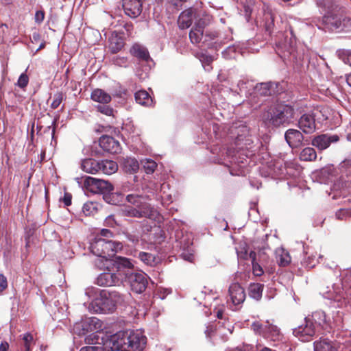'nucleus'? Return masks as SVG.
<instances>
[{"instance_id": "aec40b11", "label": "nucleus", "mask_w": 351, "mask_h": 351, "mask_svg": "<svg viewBox=\"0 0 351 351\" xmlns=\"http://www.w3.org/2000/svg\"><path fill=\"white\" fill-rule=\"evenodd\" d=\"M263 337L270 341H278L281 337L280 329L276 326L267 322L265 323V331L263 332Z\"/></svg>"}, {"instance_id": "6e6552de", "label": "nucleus", "mask_w": 351, "mask_h": 351, "mask_svg": "<svg viewBox=\"0 0 351 351\" xmlns=\"http://www.w3.org/2000/svg\"><path fill=\"white\" fill-rule=\"evenodd\" d=\"M103 329V323L97 317H86L75 324L74 332L78 335H84L87 332H99Z\"/></svg>"}, {"instance_id": "0e129e2a", "label": "nucleus", "mask_w": 351, "mask_h": 351, "mask_svg": "<svg viewBox=\"0 0 351 351\" xmlns=\"http://www.w3.org/2000/svg\"><path fill=\"white\" fill-rule=\"evenodd\" d=\"M213 332V328L208 327L206 330L205 331V333L207 337H210V333Z\"/></svg>"}, {"instance_id": "20e7f679", "label": "nucleus", "mask_w": 351, "mask_h": 351, "mask_svg": "<svg viewBox=\"0 0 351 351\" xmlns=\"http://www.w3.org/2000/svg\"><path fill=\"white\" fill-rule=\"evenodd\" d=\"M324 22L331 29L351 30V16L342 9L328 12L324 17Z\"/></svg>"}, {"instance_id": "0eeeda50", "label": "nucleus", "mask_w": 351, "mask_h": 351, "mask_svg": "<svg viewBox=\"0 0 351 351\" xmlns=\"http://www.w3.org/2000/svg\"><path fill=\"white\" fill-rule=\"evenodd\" d=\"M124 269L123 271V281H127L131 287V289L136 293L143 292L147 286V280L146 274L141 272H130V269Z\"/></svg>"}, {"instance_id": "5fc2aeb1", "label": "nucleus", "mask_w": 351, "mask_h": 351, "mask_svg": "<svg viewBox=\"0 0 351 351\" xmlns=\"http://www.w3.org/2000/svg\"><path fill=\"white\" fill-rule=\"evenodd\" d=\"M188 0H167V2L175 7H181Z\"/></svg>"}, {"instance_id": "a19ab883", "label": "nucleus", "mask_w": 351, "mask_h": 351, "mask_svg": "<svg viewBox=\"0 0 351 351\" xmlns=\"http://www.w3.org/2000/svg\"><path fill=\"white\" fill-rule=\"evenodd\" d=\"M110 300L113 302L114 306L117 304H123L125 300V295L121 294L117 291H111L108 293Z\"/></svg>"}, {"instance_id": "37998d69", "label": "nucleus", "mask_w": 351, "mask_h": 351, "mask_svg": "<svg viewBox=\"0 0 351 351\" xmlns=\"http://www.w3.org/2000/svg\"><path fill=\"white\" fill-rule=\"evenodd\" d=\"M49 99H52L50 106L52 109H56L61 104L63 99V94L60 92H58L51 97Z\"/></svg>"}, {"instance_id": "864d4df0", "label": "nucleus", "mask_w": 351, "mask_h": 351, "mask_svg": "<svg viewBox=\"0 0 351 351\" xmlns=\"http://www.w3.org/2000/svg\"><path fill=\"white\" fill-rule=\"evenodd\" d=\"M8 287L7 278L2 274H0V292L4 291Z\"/></svg>"}, {"instance_id": "052dcab7", "label": "nucleus", "mask_w": 351, "mask_h": 351, "mask_svg": "<svg viewBox=\"0 0 351 351\" xmlns=\"http://www.w3.org/2000/svg\"><path fill=\"white\" fill-rule=\"evenodd\" d=\"M123 27L128 35L132 34V32L133 30V25L132 23H127L124 25Z\"/></svg>"}, {"instance_id": "a211bd4d", "label": "nucleus", "mask_w": 351, "mask_h": 351, "mask_svg": "<svg viewBox=\"0 0 351 351\" xmlns=\"http://www.w3.org/2000/svg\"><path fill=\"white\" fill-rule=\"evenodd\" d=\"M195 17V10L189 8L183 11L179 16L178 24L180 29L189 28Z\"/></svg>"}, {"instance_id": "5701e85b", "label": "nucleus", "mask_w": 351, "mask_h": 351, "mask_svg": "<svg viewBox=\"0 0 351 351\" xmlns=\"http://www.w3.org/2000/svg\"><path fill=\"white\" fill-rule=\"evenodd\" d=\"M315 351H337V344L328 339H322L314 343Z\"/></svg>"}, {"instance_id": "bf43d9fd", "label": "nucleus", "mask_w": 351, "mask_h": 351, "mask_svg": "<svg viewBox=\"0 0 351 351\" xmlns=\"http://www.w3.org/2000/svg\"><path fill=\"white\" fill-rule=\"evenodd\" d=\"M237 255L240 258H243V259H247L248 258H250V256H249L250 254H247V252L246 250H245L244 252H243V251L237 252Z\"/></svg>"}, {"instance_id": "c9c22d12", "label": "nucleus", "mask_w": 351, "mask_h": 351, "mask_svg": "<svg viewBox=\"0 0 351 351\" xmlns=\"http://www.w3.org/2000/svg\"><path fill=\"white\" fill-rule=\"evenodd\" d=\"M126 199L137 208L143 207V205H149L145 202V198L138 195L130 194L126 197Z\"/></svg>"}, {"instance_id": "e433bc0d", "label": "nucleus", "mask_w": 351, "mask_h": 351, "mask_svg": "<svg viewBox=\"0 0 351 351\" xmlns=\"http://www.w3.org/2000/svg\"><path fill=\"white\" fill-rule=\"evenodd\" d=\"M102 339H105V336L101 337H99L98 332L95 331V332H93L87 335L84 339V341L88 345L97 344V346H102Z\"/></svg>"}, {"instance_id": "dca6fc26", "label": "nucleus", "mask_w": 351, "mask_h": 351, "mask_svg": "<svg viewBox=\"0 0 351 351\" xmlns=\"http://www.w3.org/2000/svg\"><path fill=\"white\" fill-rule=\"evenodd\" d=\"M285 138L291 148H298L303 145L304 136L298 130L289 129L285 132Z\"/></svg>"}, {"instance_id": "f03ea898", "label": "nucleus", "mask_w": 351, "mask_h": 351, "mask_svg": "<svg viewBox=\"0 0 351 351\" xmlns=\"http://www.w3.org/2000/svg\"><path fill=\"white\" fill-rule=\"evenodd\" d=\"M326 323V314L317 311L308 316L293 330V334L302 341H309L316 334L319 326Z\"/></svg>"}, {"instance_id": "c03bdc74", "label": "nucleus", "mask_w": 351, "mask_h": 351, "mask_svg": "<svg viewBox=\"0 0 351 351\" xmlns=\"http://www.w3.org/2000/svg\"><path fill=\"white\" fill-rule=\"evenodd\" d=\"M82 210L85 215H90L94 214L97 208L93 202H88L84 204Z\"/></svg>"}, {"instance_id": "680f3d73", "label": "nucleus", "mask_w": 351, "mask_h": 351, "mask_svg": "<svg viewBox=\"0 0 351 351\" xmlns=\"http://www.w3.org/2000/svg\"><path fill=\"white\" fill-rule=\"evenodd\" d=\"M9 348V343L4 341H2L0 344V351H8Z\"/></svg>"}, {"instance_id": "4c0bfd02", "label": "nucleus", "mask_w": 351, "mask_h": 351, "mask_svg": "<svg viewBox=\"0 0 351 351\" xmlns=\"http://www.w3.org/2000/svg\"><path fill=\"white\" fill-rule=\"evenodd\" d=\"M249 256L252 260L254 274L256 276H261L263 274V269L259 264L256 263V253L254 251H251Z\"/></svg>"}, {"instance_id": "a18cd8bd", "label": "nucleus", "mask_w": 351, "mask_h": 351, "mask_svg": "<svg viewBox=\"0 0 351 351\" xmlns=\"http://www.w3.org/2000/svg\"><path fill=\"white\" fill-rule=\"evenodd\" d=\"M336 217L340 220H344L351 216V210L350 209H339L336 213Z\"/></svg>"}, {"instance_id": "603ef678", "label": "nucleus", "mask_w": 351, "mask_h": 351, "mask_svg": "<svg viewBox=\"0 0 351 351\" xmlns=\"http://www.w3.org/2000/svg\"><path fill=\"white\" fill-rule=\"evenodd\" d=\"M35 21L37 23H40L43 21L45 19V12L41 10H38L35 14Z\"/></svg>"}, {"instance_id": "393cba45", "label": "nucleus", "mask_w": 351, "mask_h": 351, "mask_svg": "<svg viewBox=\"0 0 351 351\" xmlns=\"http://www.w3.org/2000/svg\"><path fill=\"white\" fill-rule=\"evenodd\" d=\"M130 53L138 59L147 61L149 58V52L145 47L134 44L130 50Z\"/></svg>"}, {"instance_id": "f8f14e48", "label": "nucleus", "mask_w": 351, "mask_h": 351, "mask_svg": "<svg viewBox=\"0 0 351 351\" xmlns=\"http://www.w3.org/2000/svg\"><path fill=\"white\" fill-rule=\"evenodd\" d=\"M228 294L234 305L242 304L246 297L244 289L237 282L232 283L230 285Z\"/></svg>"}, {"instance_id": "1a4fd4ad", "label": "nucleus", "mask_w": 351, "mask_h": 351, "mask_svg": "<svg viewBox=\"0 0 351 351\" xmlns=\"http://www.w3.org/2000/svg\"><path fill=\"white\" fill-rule=\"evenodd\" d=\"M84 186L87 191L93 193H110L114 189L112 184L109 182L92 177L86 178Z\"/></svg>"}, {"instance_id": "6e6d98bb", "label": "nucleus", "mask_w": 351, "mask_h": 351, "mask_svg": "<svg viewBox=\"0 0 351 351\" xmlns=\"http://www.w3.org/2000/svg\"><path fill=\"white\" fill-rule=\"evenodd\" d=\"M71 198L72 196L70 193H66L63 197V202L65 206H68L71 204Z\"/></svg>"}, {"instance_id": "b1692460", "label": "nucleus", "mask_w": 351, "mask_h": 351, "mask_svg": "<svg viewBox=\"0 0 351 351\" xmlns=\"http://www.w3.org/2000/svg\"><path fill=\"white\" fill-rule=\"evenodd\" d=\"M81 168L86 173L94 174L100 171L99 162L93 158H87L82 160Z\"/></svg>"}, {"instance_id": "a878e982", "label": "nucleus", "mask_w": 351, "mask_h": 351, "mask_svg": "<svg viewBox=\"0 0 351 351\" xmlns=\"http://www.w3.org/2000/svg\"><path fill=\"white\" fill-rule=\"evenodd\" d=\"M90 97L93 101L101 104H108L111 101V96L102 89L94 90Z\"/></svg>"}, {"instance_id": "f257e3e1", "label": "nucleus", "mask_w": 351, "mask_h": 351, "mask_svg": "<svg viewBox=\"0 0 351 351\" xmlns=\"http://www.w3.org/2000/svg\"><path fill=\"white\" fill-rule=\"evenodd\" d=\"M105 351H142L147 338L139 331H119L102 339Z\"/></svg>"}, {"instance_id": "9b49d317", "label": "nucleus", "mask_w": 351, "mask_h": 351, "mask_svg": "<svg viewBox=\"0 0 351 351\" xmlns=\"http://www.w3.org/2000/svg\"><path fill=\"white\" fill-rule=\"evenodd\" d=\"M123 213L126 216L132 217H146L152 219L157 215L156 210H155L150 205H143V207L140 208H132L126 207L123 210Z\"/></svg>"}, {"instance_id": "09e8293b", "label": "nucleus", "mask_w": 351, "mask_h": 351, "mask_svg": "<svg viewBox=\"0 0 351 351\" xmlns=\"http://www.w3.org/2000/svg\"><path fill=\"white\" fill-rule=\"evenodd\" d=\"M97 109L101 113L107 115L112 116L113 115V109L109 107L108 106H101L99 105L97 106Z\"/></svg>"}, {"instance_id": "49530a36", "label": "nucleus", "mask_w": 351, "mask_h": 351, "mask_svg": "<svg viewBox=\"0 0 351 351\" xmlns=\"http://www.w3.org/2000/svg\"><path fill=\"white\" fill-rule=\"evenodd\" d=\"M29 83V77L25 73H23L19 77L17 81V86L20 88H25L27 86Z\"/></svg>"}, {"instance_id": "423d86ee", "label": "nucleus", "mask_w": 351, "mask_h": 351, "mask_svg": "<svg viewBox=\"0 0 351 351\" xmlns=\"http://www.w3.org/2000/svg\"><path fill=\"white\" fill-rule=\"evenodd\" d=\"M95 265L99 269L118 271L121 274L122 270L128 269L133 266L130 260L128 258L117 256L114 259H111L109 256H97L95 260Z\"/></svg>"}, {"instance_id": "2eb2a0df", "label": "nucleus", "mask_w": 351, "mask_h": 351, "mask_svg": "<svg viewBox=\"0 0 351 351\" xmlns=\"http://www.w3.org/2000/svg\"><path fill=\"white\" fill-rule=\"evenodd\" d=\"M125 13L131 18H136L142 12L141 0H123Z\"/></svg>"}, {"instance_id": "bb28decb", "label": "nucleus", "mask_w": 351, "mask_h": 351, "mask_svg": "<svg viewBox=\"0 0 351 351\" xmlns=\"http://www.w3.org/2000/svg\"><path fill=\"white\" fill-rule=\"evenodd\" d=\"M99 167L100 171H101L105 174L110 175L115 173L118 169V165L117 162L106 160L99 162Z\"/></svg>"}, {"instance_id": "69168bd1", "label": "nucleus", "mask_w": 351, "mask_h": 351, "mask_svg": "<svg viewBox=\"0 0 351 351\" xmlns=\"http://www.w3.org/2000/svg\"><path fill=\"white\" fill-rule=\"evenodd\" d=\"M346 82L348 84L351 86V73L349 74L346 77Z\"/></svg>"}, {"instance_id": "c85d7f7f", "label": "nucleus", "mask_w": 351, "mask_h": 351, "mask_svg": "<svg viewBox=\"0 0 351 351\" xmlns=\"http://www.w3.org/2000/svg\"><path fill=\"white\" fill-rule=\"evenodd\" d=\"M134 97L136 101L142 106H149L152 104V99L145 90L137 91Z\"/></svg>"}, {"instance_id": "4be33fe9", "label": "nucleus", "mask_w": 351, "mask_h": 351, "mask_svg": "<svg viewBox=\"0 0 351 351\" xmlns=\"http://www.w3.org/2000/svg\"><path fill=\"white\" fill-rule=\"evenodd\" d=\"M124 45L123 38L116 32H113L109 38V49L112 53L119 51Z\"/></svg>"}, {"instance_id": "f3484780", "label": "nucleus", "mask_w": 351, "mask_h": 351, "mask_svg": "<svg viewBox=\"0 0 351 351\" xmlns=\"http://www.w3.org/2000/svg\"><path fill=\"white\" fill-rule=\"evenodd\" d=\"M299 128L306 134H312L316 130L315 116L311 114H303L298 122Z\"/></svg>"}, {"instance_id": "774afa93", "label": "nucleus", "mask_w": 351, "mask_h": 351, "mask_svg": "<svg viewBox=\"0 0 351 351\" xmlns=\"http://www.w3.org/2000/svg\"><path fill=\"white\" fill-rule=\"evenodd\" d=\"M217 316L218 318L221 319L223 316V312L221 311H218L217 313Z\"/></svg>"}, {"instance_id": "de8ad7c7", "label": "nucleus", "mask_w": 351, "mask_h": 351, "mask_svg": "<svg viewBox=\"0 0 351 351\" xmlns=\"http://www.w3.org/2000/svg\"><path fill=\"white\" fill-rule=\"evenodd\" d=\"M252 328L255 332L263 336V332L265 331V324L263 325L258 322H255L252 324Z\"/></svg>"}, {"instance_id": "79ce46f5", "label": "nucleus", "mask_w": 351, "mask_h": 351, "mask_svg": "<svg viewBox=\"0 0 351 351\" xmlns=\"http://www.w3.org/2000/svg\"><path fill=\"white\" fill-rule=\"evenodd\" d=\"M337 54L339 59L351 66V51L339 49L337 51Z\"/></svg>"}, {"instance_id": "8fccbe9b", "label": "nucleus", "mask_w": 351, "mask_h": 351, "mask_svg": "<svg viewBox=\"0 0 351 351\" xmlns=\"http://www.w3.org/2000/svg\"><path fill=\"white\" fill-rule=\"evenodd\" d=\"M113 63L119 66H127L128 59L125 57H116L113 59Z\"/></svg>"}, {"instance_id": "4d7b16f0", "label": "nucleus", "mask_w": 351, "mask_h": 351, "mask_svg": "<svg viewBox=\"0 0 351 351\" xmlns=\"http://www.w3.org/2000/svg\"><path fill=\"white\" fill-rule=\"evenodd\" d=\"M200 60L202 62H205L207 64H210L213 61V58L211 56L202 54L200 57Z\"/></svg>"}, {"instance_id": "7c9ffc66", "label": "nucleus", "mask_w": 351, "mask_h": 351, "mask_svg": "<svg viewBox=\"0 0 351 351\" xmlns=\"http://www.w3.org/2000/svg\"><path fill=\"white\" fill-rule=\"evenodd\" d=\"M276 261L281 267H285L291 262L289 254L283 249H278L276 250Z\"/></svg>"}, {"instance_id": "c756f323", "label": "nucleus", "mask_w": 351, "mask_h": 351, "mask_svg": "<svg viewBox=\"0 0 351 351\" xmlns=\"http://www.w3.org/2000/svg\"><path fill=\"white\" fill-rule=\"evenodd\" d=\"M20 337L23 341L21 351H32V348L35 344L32 334L30 332H25Z\"/></svg>"}, {"instance_id": "58836bf2", "label": "nucleus", "mask_w": 351, "mask_h": 351, "mask_svg": "<svg viewBox=\"0 0 351 351\" xmlns=\"http://www.w3.org/2000/svg\"><path fill=\"white\" fill-rule=\"evenodd\" d=\"M141 162H142L143 169H145V171L147 174L152 173L155 171L156 168L157 167L156 162L151 159L144 160Z\"/></svg>"}, {"instance_id": "72a5a7b5", "label": "nucleus", "mask_w": 351, "mask_h": 351, "mask_svg": "<svg viewBox=\"0 0 351 351\" xmlns=\"http://www.w3.org/2000/svg\"><path fill=\"white\" fill-rule=\"evenodd\" d=\"M138 257L142 262L149 266H154L158 262L156 257L151 253L141 252Z\"/></svg>"}, {"instance_id": "e2e57ef3", "label": "nucleus", "mask_w": 351, "mask_h": 351, "mask_svg": "<svg viewBox=\"0 0 351 351\" xmlns=\"http://www.w3.org/2000/svg\"><path fill=\"white\" fill-rule=\"evenodd\" d=\"M100 234H101V236L105 237L107 238L112 236V232L108 229H102L101 230Z\"/></svg>"}, {"instance_id": "ea45409f", "label": "nucleus", "mask_w": 351, "mask_h": 351, "mask_svg": "<svg viewBox=\"0 0 351 351\" xmlns=\"http://www.w3.org/2000/svg\"><path fill=\"white\" fill-rule=\"evenodd\" d=\"M328 287L326 289L322 288V294L323 296L329 300H338L337 295L339 294L340 290H335L334 287H332V289L328 290Z\"/></svg>"}, {"instance_id": "7ed1b4c3", "label": "nucleus", "mask_w": 351, "mask_h": 351, "mask_svg": "<svg viewBox=\"0 0 351 351\" xmlns=\"http://www.w3.org/2000/svg\"><path fill=\"white\" fill-rule=\"evenodd\" d=\"M294 109L289 105L279 104L270 108L263 115L266 123L278 127L289 123L293 118Z\"/></svg>"}, {"instance_id": "473e14b6", "label": "nucleus", "mask_w": 351, "mask_h": 351, "mask_svg": "<svg viewBox=\"0 0 351 351\" xmlns=\"http://www.w3.org/2000/svg\"><path fill=\"white\" fill-rule=\"evenodd\" d=\"M123 167L126 172L132 173L138 169L139 165L135 158H128L123 160Z\"/></svg>"}, {"instance_id": "39448f33", "label": "nucleus", "mask_w": 351, "mask_h": 351, "mask_svg": "<svg viewBox=\"0 0 351 351\" xmlns=\"http://www.w3.org/2000/svg\"><path fill=\"white\" fill-rule=\"evenodd\" d=\"M122 244L106 239L97 237L90 243V250L97 256H113L116 252L122 249Z\"/></svg>"}, {"instance_id": "9d476101", "label": "nucleus", "mask_w": 351, "mask_h": 351, "mask_svg": "<svg viewBox=\"0 0 351 351\" xmlns=\"http://www.w3.org/2000/svg\"><path fill=\"white\" fill-rule=\"evenodd\" d=\"M123 282V271L119 274L116 269L101 274L97 278V284L103 287L119 286Z\"/></svg>"}, {"instance_id": "3c124183", "label": "nucleus", "mask_w": 351, "mask_h": 351, "mask_svg": "<svg viewBox=\"0 0 351 351\" xmlns=\"http://www.w3.org/2000/svg\"><path fill=\"white\" fill-rule=\"evenodd\" d=\"M80 351H105L104 344L102 346H85L82 347Z\"/></svg>"}, {"instance_id": "2f4dec72", "label": "nucleus", "mask_w": 351, "mask_h": 351, "mask_svg": "<svg viewBox=\"0 0 351 351\" xmlns=\"http://www.w3.org/2000/svg\"><path fill=\"white\" fill-rule=\"evenodd\" d=\"M317 158L315 150L313 147H305L300 154V159L303 161H313Z\"/></svg>"}, {"instance_id": "338daca9", "label": "nucleus", "mask_w": 351, "mask_h": 351, "mask_svg": "<svg viewBox=\"0 0 351 351\" xmlns=\"http://www.w3.org/2000/svg\"><path fill=\"white\" fill-rule=\"evenodd\" d=\"M343 163L344 166H346V167L351 166V160H346L343 161Z\"/></svg>"}, {"instance_id": "4468645a", "label": "nucleus", "mask_w": 351, "mask_h": 351, "mask_svg": "<svg viewBox=\"0 0 351 351\" xmlns=\"http://www.w3.org/2000/svg\"><path fill=\"white\" fill-rule=\"evenodd\" d=\"M339 140L337 135L321 134L314 137L312 145L319 150L327 149L330 143H336Z\"/></svg>"}, {"instance_id": "f704fd0d", "label": "nucleus", "mask_w": 351, "mask_h": 351, "mask_svg": "<svg viewBox=\"0 0 351 351\" xmlns=\"http://www.w3.org/2000/svg\"><path fill=\"white\" fill-rule=\"evenodd\" d=\"M254 94L266 96L271 94V83H260L254 87Z\"/></svg>"}, {"instance_id": "ddd939ff", "label": "nucleus", "mask_w": 351, "mask_h": 351, "mask_svg": "<svg viewBox=\"0 0 351 351\" xmlns=\"http://www.w3.org/2000/svg\"><path fill=\"white\" fill-rule=\"evenodd\" d=\"M99 145L104 151L111 154H117L121 149L119 142L113 137L107 135L100 137Z\"/></svg>"}, {"instance_id": "13d9d810", "label": "nucleus", "mask_w": 351, "mask_h": 351, "mask_svg": "<svg viewBox=\"0 0 351 351\" xmlns=\"http://www.w3.org/2000/svg\"><path fill=\"white\" fill-rule=\"evenodd\" d=\"M106 223L109 226H114L115 224V220L112 215L108 216L105 221Z\"/></svg>"}, {"instance_id": "cd10ccee", "label": "nucleus", "mask_w": 351, "mask_h": 351, "mask_svg": "<svg viewBox=\"0 0 351 351\" xmlns=\"http://www.w3.org/2000/svg\"><path fill=\"white\" fill-rule=\"evenodd\" d=\"M263 288V284L251 283L248 288L250 297L256 300H260L262 298Z\"/></svg>"}, {"instance_id": "6ab92c4d", "label": "nucleus", "mask_w": 351, "mask_h": 351, "mask_svg": "<svg viewBox=\"0 0 351 351\" xmlns=\"http://www.w3.org/2000/svg\"><path fill=\"white\" fill-rule=\"evenodd\" d=\"M204 23L199 20L191 29L189 33V38L193 43H200L204 38Z\"/></svg>"}, {"instance_id": "412c9836", "label": "nucleus", "mask_w": 351, "mask_h": 351, "mask_svg": "<svg viewBox=\"0 0 351 351\" xmlns=\"http://www.w3.org/2000/svg\"><path fill=\"white\" fill-rule=\"evenodd\" d=\"M96 303L104 313L112 312L115 308L113 302L106 292L101 293V298L97 300Z\"/></svg>"}]
</instances>
